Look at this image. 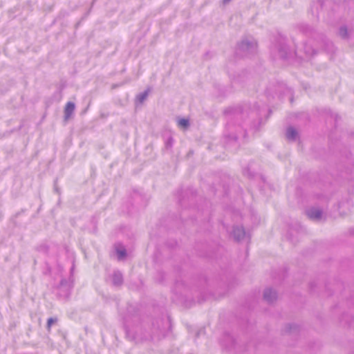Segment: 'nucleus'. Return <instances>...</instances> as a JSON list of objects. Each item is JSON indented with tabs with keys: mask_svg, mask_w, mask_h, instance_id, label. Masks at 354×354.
<instances>
[{
	"mask_svg": "<svg viewBox=\"0 0 354 354\" xmlns=\"http://www.w3.org/2000/svg\"><path fill=\"white\" fill-rule=\"evenodd\" d=\"M263 299L268 304H272L277 300V293L274 289L267 288L263 292Z\"/></svg>",
	"mask_w": 354,
	"mask_h": 354,
	"instance_id": "nucleus-7",
	"label": "nucleus"
},
{
	"mask_svg": "<svg viewBox=\"0 0 354 354\" xmlns=\"http://www.w3.org/2000/svg\"><path fill=\"white\" fill-rule=\"evenodd\" d=\"M178 125L183 128L187 129L189 126V121L187 119L182 118L179 120Z\"/></svg>",
	"mask_w": 354,
	"mask_h": 354,
	"instance_id": "nucleus-19",
	"label": "nucleus"
},
{
	"mask_svg": "<svg viewBox=\"0 0 354 354\" xmlns=\"http://www.w3.org/2000/svg\"><path fill=\"white\" fill-rule=\"evenodd\" d=\"M153 328L155 329V324H153Z\"/></svg>",
	"mask_w": 354,
	"mask_h": 354,
	"instance_id": "nucleus-29",
	"label": "nucleus"
},
{
	"mask_svg": "<svg viewBox=\"0 0 354 354\" xmlns=\"http://www.w3.org/2000/svg\"><path fill=\"white\" fill-rule=\"evenodd\" d=\"M337 115L335 116V120L337 121Z\"/></svg>",
	"mask_w": 354,
	"mask_h": 354,
	"instance_id": "nucleus-28",
	"label": "nucleus"
},
{
	"mask_svg": "<svg viewBox=\"0 0 354 354\" xmlns=\"http://www.w3.org/2000/svg\"><path fill=\"white\" fill-rule=\"evenodd\" d=\"M66 283V281L65 280H62L60 283V288H62Z\"/></svg>",
	"mask_w": 354,
	"mask_h": 354,
	"instance_id": "nucleus-25",
	"label": "nucleus"
},
{
	"mask_svg": "<svg viewBox=\"0 0 354 354\" xmlns=\"http://www.w3.org/2000/svg\"><path fill=\"white\" fill-rule=\"evenodd\" d=\"M132 307L127 308V315L124 317V326L127 337L136 343L143 342L153 338L151 333L147 331L140 322L138 314H131Z\"/></svg>",
	"mask_w": 354,
	"mask_h": 354,
	"instance_id": "nucleus-1",
	"label": "nucleus"
},
{
	"mask_svg": "<svg viewBox=\"0 0 354 354\" xmlns=\"http://www.w3.org/2000/svg\"><path fill=\"white\" fill-rule=\"evenodd\" d=\"M232 234L234 240L239 241L243 239L246 234L244 228L242 226L236 225L233 227Z\"/></svg>",
	"mask_w": 354,
	"mask_h": 354,
	"instance_id": "nucleus-8",
	"label": "nucleus"
},
{
	"mask_svg": "<svg viewBox=\"0 0 354 354\" xmlns=\"http://www.w3.org/2000/svg\"><path fill=\"white\" fill-rule=\"evenodd\" d=\"M304 51L307 57H311L316 53V50L307 43L304 45Z\"/></svg>",
	"mask_w": 354,
	"mask_h": 354,
	"instance_id": "nucleus-13",
	"label": "nucleus"
},
{
	"mask_svg": "<svg viewBox=\"0 0 354 354\" xmlns=\"http://www.w3.org/2000/svg\"><path fill=\"white\" fill-rule=\"evenodd\" d=\"M221 344L225 349L231 351L235 348L236 342L234 338L229 333H225L223 339L221 341Z\"/></svg>",
	"mask_w": 354,
	"mask_h": 354,
	"instance_id": "nucleus-6",
	"label": "nucleus"
},
{
	"mask_svg": "<svg viewBox=\"0 0 354 354\" xmlns=\"http://www.w3.org/2000/svg\"><path fill=\"white\" fill-rule=\"evenodd\" d=\"M112 282L113 284L115 286H120L123 283V277L122 273L117 270L114 271L113 276H112Z\"/></svg>",
	"mask_w": 354,
	"mask_h": 354,
	"instance_id": "nucleus-11",
	"label": "nucleus"
},
{
	"mask_svg": "<svg viewBox=\"0 0 354 354\" xmlns=\"http://www.w3.org/2000/svg\"><path fill=\"white\" fill-rule=\"evenodd\" d=\"M286 135L288 140L295 141L298 136V132L294 127H289L286 130Z\"/></svg>",
	"mask_w": 354,
	"mask_h": 354,
	"instance_id": "nucleus-12",
	"label": "nucleus"
},
{
	"mask_svg": "<svg viewBox=\"0 0 354 354\" xmlns=\"http://www.w3.org/2000/svg\"><path fill=\"white\" fill-rule=\"evenodd\" d=\"M243 175L248 176V178H253L254 176V173L250 171V167L245 168L243 170Z\"/></svg>",
	"mask_w": 354,
	"mask_h": 354,
	"instance_id": "nucleus-21",
	"label": "nucleus"
},
{
	"mask_svg": "<svg viewBox=\"0 0 354 354\" xmlns=\"http://www.w3.org/2000/svg\"><path fill=\"white\" fill-rule=\"evenodd\" d=\"M232 110H237L243 113V115H242V117L240 119H241L245 114L248 115V113H245L244 111H241L240 109H232Z\"/></svg>",
	"mask_w": 354,
	"mask_h": 354,
	"instance_id": "nucleus-24",
	"label": "nucleus"
},
{
	"mask_svg": "<svg viewBox=\"0 0 354 354\" xmlns=\"http://www.w3.org/2000/svg\"><path fill=\"white\" fill-rule=\"evenodd\" d=\"M261 118H258L257 120H254L251 122H250V126L251 129H254V131H257L258 129V127L261 123Z\"/></svg>",
	"mask_w": 354,
	"mask_h": 354,
	"instance_id": "nucleus-18",
	"label": "nucleus"
},
{
	"mask_svg": "<svg viewBox=\"0 0 354 354\" xmlns=\"http://www.w3.org/2000/svg\"><path fill=\"white\" fill-rule=\"evenodd\" d=\"M158 274L161 276L162 279H163V273L162 272H158Z\"/></svg>",
	"mask_w": 354,
	"mask_h": 354,
	"instance_id": "nucleus-27",
	"label": "nucleus"
},
{
	"mask_svg": "<svg viewBox=\"0 0 354 354\" xmlns=\"http://www.w3.org/2000/svg\"><path fill=\"white\" fill-rule=\"evenodd\" d=\"M75 109V103L72 102H68L66 104L65 109H64V120H68L72 114L73 113Z\"/></svg>",
	"mask_w": 354,
	"mask_h": 354,
	"instance_id": "nucleus-10",
	"label": "nucleus"
},
{
	"mask_svg": "<svg viewBox=\"0 0 354 354\" xmlns=\"http://www.w3.org/2000/svg\"><path fill=\"white\" fill-rule=\"evenodd\" d=\"M225 114L228 117L226 129L224 133L225 139L227 143L236 142L237 138L241 135L243 138H246L247 129L245 127L236 124V122L243 115V113L237 110H232L229 108L225 111Z\"/></svg>",
	"mask_w": 354,
	"mask_h": 354,
	"instance_id": "nucleus-2",
	"label": "nucleus"
},
{
	"mask_svg": "<svg viewBox=\"0 0 354 354\" xmlns=\"http://www.w3.org/2000/svg\"><path fill=\"white\" fill-rule=\"evenodd\" d=\"M257 44L253 37H245L238 44L236 54L240 57H249L257 51Z\"/></svg>",
	"mask_w": 354,
	"mask_h": 354,
	"instance_id": "nucleus-3",
	"label": "nucleus"
},
{
	"mask_svg": "<svg viewBox=\"0 0 354 354\" xmlns=\"http://www.w3.org/2000/svg\"><path fill=\"white\" fill-rule=\"evenodd\" d=\"M261 115V111L259 109L252 110L250 112L249 116L251 118H254V117L259 116Z\"/></svg>",
	"mask_w": 354,
	"mask_h": 354,
	"instance_id": "nucleus-22",
	"label": "nucleus"
},
{
	"mask_svg": "<svg viewBox=\"0 0 354 354\" xmlns=\"http://www.w3.org/2000/svg\"><path fill=\"white\" fill-rule=\"evenodd\" d=\"M299 30L303 33L308 35L311 34L313 31V29L306 24H301L299 26Z\"/></svg>",
	"mask_w": 354,
	"mask_h": 354,
	"instance_id": "nucleus-16",
	"label": "nucleus"
},
{
	"mask_svg": "<svg viewBox=\"0 0 354 354\" xmlns=\"http://www.w3.org/2000/svg\"><path fill=\"white\" fill-rule=\"evenodd\" d=\"M116 253L119 260L123 259L127 254L125 248H116Z\"/></svg>",
	"mask_w": 354,
	"mask_h": 354,
	"instance_id": "nucleus-17",
	"label": "nucleus"
},
{
	"mask_svg": "<svg viewBox=\"0 0 354 354\" xmlns=\"http://www.w3.org/2000/svg\"><path fill=\"white\" fill-rule=\"evenodd\" d=\"M322 48L328 53H333L335 51V47L332 41L324 36H321Z\"/></svg>",
	"mask_w": 354,
	"mask_h": 354,
	"instance_id": "nucleus-9",
	"label": "nucleus"
},
{
	"mask_svg": "<svg viewBox=\"0 0 354 354\" xmlns=\"http://www.w3.org/2000/svg\"><path fill=\"white\" fill-rule=\"evenodd\" d=\"M306 214L310 219L319 221L322 218L323 212L319 208L310 207L306 211Z\"/></svg>",
	"mask_w": 354,
	"mask_h": 354,
	"instance_id": "nucleus-5",
	"label": "nucleus"
},
{
	"mask_svg": "<svg viewBox=\"0 0 354 354\" xmlns=\"http://www.w3.org/2000/svg\"><path fill=\"white\" fill-rule=\"evenodd\" d=\"M149 91H150V89L147 88L144 92L138 94L136 97L137 101L140 103H142L147 99Z\"/></svg>",
	"mask_w": 354,
	"mask_h": 354,
	"instance_id": "nucleus-14",
	"label": "nucleus"
},
{
	"mask_svg": "<svg viewBox=\"0 0 354 354\" xmlns=\"http://www.w3.org/2000/svg\"><path fill=\"white\" fill-rule=\"evenodd\" d=\"M299 326L295 324H289L286 326V332L291 333H296L299 331Z\"/></svg>",
	"mask_w": 354,
	"mask_h": 354,
	"instance_id": "nucleus-15",
	"label": "nucleus"
},
{
	"mask_svg": "<svg viewBox=\"0 0 354 354\" xmlns=\"http://www.w3.org/2000/svg\"><path fill=\"white\" fill-rule=\"evenodd\" d=\"M230 0H223L224 4L227 3Z\"/></svg>",
	"mask_w": 354,
	"mask_h": 354,
	"instance_id": "nucleus-26",
	"label": "nucleus"
},
{
	"mask_svg": "<svg viewBox=\"0 0 354 354\" xmlns=\"http://www.w3.org/2000/svg\"><path fill=\"white\" fill-rule=\"evenodd\" d=\"M172 144H173V138H172L171 137H169V138L167 140V141H166V142H165L166 147H167V148H170V147H171Z\"/></svg>",
	"mask_w": 354,
	"mask_h": 354,
	"instance_id": "nucleus-23",
	"label": "nucleus"
},
{
	"mask_svg": "<svg viewBox=\"0 0 354 354\" xmlns=\"http://www.w3.org/2000/svg\"><path fill=\"white\" fill-rule=\"evenodd\" d=\"M276 48L278 50L279 57L283 59L290 57L293 53L297 56V50L296 49L294 52H292L286 44V39L282 37H279L278 39Z\"/></svg>",
	"mask_w": 354,
	"mask_h": 354,
	"instance_id": "nucleus-4",
	"label": "nucleus"
},
{
	"mask_svg": "<svg viewBox=\"0 0 354 354\" xmlns=\"http://www.w3.org/2000/svg\"><path fill=\"white\" fill-rule=\"evenodd\" d=\"M57 319L56 317H50L47 321V330H50L53 324L57 323Z\"/></svg>",
	"mask_w": 354,
	"mask_h": 354,
	"instance_id": "nucleus-20",
	"label": "nucleus"
}]
</instances>
